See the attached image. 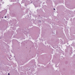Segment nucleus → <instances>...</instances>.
<instances>
[{"label":"nucleus","instance_id":"1","mask_svg":"<svg viewBox=\"0 0 75 75\" xmlns=\"http://www.w3.org/2000/svg\"><path fill=\"white\" fill-rule=\"evenodd\" d=\"M6 18V16H5V18Z\"/></svg>","mask_w":75,"mask_h":75},{"label":"nucleus","instance_id":"2","mask_svg":"<svg viewBox=\"0 0 75 75\" xmlns=\"http://www.w3.org/2000/svg\"><path fill=\"white\" fill-rule=\"evenodd\" d=\"M8 75H10V74L9 73H8Z\"/></svg>","mask_w":75,"mask_h":75},{"label":"nucleus","instance_id":"3","mask_svg":"<svg viewBox=\"0 0 75 75\" xmlns=\"http://www.w3.org/2000/svg\"><path fill=\"white\" fill-rule=\"evenodd\" d=\"M54 9L55 10V8H54Z\"/></svg>","mask_w":75,"mask_h":75}]
</instances>
